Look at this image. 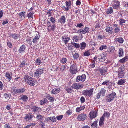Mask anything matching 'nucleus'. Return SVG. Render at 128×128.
<instances>
[{
	"instance_id": "13",
	"label": "nucleus",
	"mask_w": 128,
	"mask_h": 128,
	"mask_svg": "<svg viewBox=\"0 0 128 128\" xmlns=\"http://www.w3.org/2000/svg\"><path fill=\"white\" fill-rule=\"evenodd\" d=\"M90 118L91 120L95 118L97 116L96 112V111H91L89 114Z\"/></svg>"
},
{
	"instance_id": "47",
	"label": "nucleus",
	"mask_w": 128,
	"mask_h": 128,
	"mask_svg": "<svg viewBox=\"0 0 128 128\" xmlns=\"http://www.w3.org/2000/svg\"><path fill=\"white\" fill-rule=\"evenodd\" d=\"M50 120H51L52 122H56V117L54 116H53L52 117H50Z\"/></svg>"
},
{
	"instance_id": "54",
	"label": "nucleus",
	"mask_w": 128,
	"mask_h": 128,
	"mask_svg": "<svg viewBox=\"0 0 128 128\" xmlns=\"http://www.w3.org/2000/svg\"><path fill=\"white\" fill-rule=\"evenodd\" d=\"M50 21L53 24H54L55 22V20L54 18L53 17H51L50 18Z\"/></svg>"
},
{
	"instance_id": "34",
	"label": "nucleus",
	"mask_w": 128,
	"mask_h": 128,
	"mask_svg": "<svg viewBox=\"0 0 128 128\" xmlns=\"http://www.w3.org/2000/svg\"><path fill=\"white\" fill-rule=\"evenodd\" d=\"M32 109V111L34 112H37L38 110H40V108L37 107L36 106L33 107Z\"/></svg>"
},
{
	"instance_id": "50",
	"label": "nucleus",
	"mask_w": 128,
	"mask_h": 128,
	"mask_svg": "<svg viewBox=\"0 0 128 128\" xmlns=\"http://www.w3.org/2000/svg\"><path fill=\"white\" fill-rule=\"evenodd\" d=\"M34 14V13L33 12H31L30 13H29L27 15V17L28 18L33 17V15Z\"/></svg>"
},
{
	"instance_id": "7",
	"label": "nucleus",
	"mask_w": 128,
	"mask_h": 128,
	"mask_svg": "<svg viewBox=\"0 0 128 128\" xmlns=\"http://www.w3.org/2000/svg\"><path fill=\"white\" fill-rule=\"evenodd\" d=\"M83 84L80 83H74L72 85L73 88L76 90L81 89L83 87Z\"/></svg>"
},
{
	"instance_id": "63",
	"label": "nucleus",
	"mask_w": 128,
	"mask_h": 128,
	"mask_svg": "<svg viewBox=\"0 0 128 128\" xmlns=\"http://www.w3.org/2000/svg\"><path fill=\"white\" fill-rule=\"evenodd\" d=\"M25 12H22L20 13L19 14L20 16L21 17L22 16H25Z\"/></svg>"
},
{
	"instance_id": "28",
	"label": "nucleus",
	"mask_w": 128,
	"mask_h": 128,
	"mask_svg": "<svg viewBox=\"0 0 128 128\" xmlns=\"http://www.w3.org/2000/svg\"><path fill=\"white\" fill-rule=\"evenodd\" d=\"M106 90L104 88L101 89L100 90L99 92L101 94L102 96H105Z\"/></svg>"
},
{
	"instance_id": "8",
	"label": "nucleus",
	"mask_w": 128,
	"mask_h": 128,
	"mask_svg": "<svg viewBox=\"0 0 128 128\" xmlns=\"http://www.w3.org/2000/svg\"><path fill=\"white\" fill-rule=\"evenodd\" d=\"M124 66H122L120 68V70H119L118 71V77L120 78H122L124 76Z\"/></svg>"
},
{
	"instance_id": "1",
	"label": "nucleus",
	"mask_w": 128,
	"mask_h": 128,
	"mask_svg": "<svg viewBox=\"0 0 128 128\" xmlns=\"http://www.w3.org/2000/svg\"><path fill=\"white\" fill-rule=\"evenodd\" d=\"M25 82H27L28 84L32 86H34L36 83V81L33 78L28 76L25 75L24 77Z\"/></svg>"
},
{
	"instance_id": "12",
	"label": "nucleus",
	"mask_w": 128,
	"mask_h": 128,
	"mask_svg": "<svg viewBox=\"0 0 128 128\" xmlns=\"http://www.w3.org/2000/svg\"><path fill=\"white\" fill-rule=\"evenodd\" d=\"M70 40V38L66 35H63L62 37V40L65 44H66Z\"/></svg>"
},
{
	"instance_id": "62",
	"label": "nucleus",
	"mask_w": 128,
	"mask_h": 128,
	"mask_svg": "<svg viewBox=\"0 0 128 128\" xmlns=\"http://www.w3.org/2000/svg\"><path fill=\"white\" fill-rule=\"evenodd\" d=\"M80 100L81 102L82 103H84L85 101V99L84 98L83 96H82L81 97Z\"/></svg>"
},
{
	"instance_id": "51",
	"label": "nucleus",
	"mask_w": 128,
	"mask_h": 128,
	"mask_svg": "<svg viewBox=\"0 0 128 128\" xmlns=\"http://www.w3.org/2000/svg\"><path fill=\"white\" fill-rule=\"evenodd\" d=\"M90 66L92 68H93L95 66V62L94 60H92L90 64Z\"/></svg>"
},
{
	"instance_id": "48",
	"label": "nucleus",
	"mask_w": 128,
	"mask_h": 128,
	"mask_svg": "<svg viewBox=\"0 0 128 128\" xmlns=\"http://www.w3.org/2000/svg\"><path fill=\"white\" fill-rule=\"evenodd\" d=\"M107 48V46L106 45H105V46L102 45L99 48V49L101 50H102L103 49H106Z\"/></svg>"
},
{
	"instance_id": "30",
	"label": "nucleus",
	"mask_w": 128,
	"mask_h": 128,
	"mask_svg": "<svg viewBox=\"0 0 128 128\" xmlns=\"http://www.w3.org/2000/svg\"><path fill=\"white\" fill-rule=\"evenodd\" d=\"M128 59V56H126L122 59L120 60L119 62L121 63H123L125 62Z\"/></svg>"
},
{
	"instance_id": "42",
	"label": "nucleus",
	"mask_w": 128,
	"mask_h": 128,
	"mask_svg": "<svg viewBox=\"0 0 128 128\" xmlns=\"http://www.w3.org/2000/svg\"><path fill=\"white\" fill-rule=\"evenodd\" d=\"M116 40L121 44L124 41L123 38L122 37L117 38Z\"/></svg>"
},
{
	"instance_id": "11",
	"label": "nucleus",
	"mask_w": 128,
	"mask_h": 128,
	"mask_svg": "<svg viewBox=\"0 0 128 128\" xmlns=\"http://www.w3.org/2000/svg\"><path fill=\"white\" fill-rule=\"evenodd\" d=\"M86 78V76L84 74H82L81 76H78L76 78V82H79L80 81L82 82L84 81Z\"/></svg>"
},
{
	"instance_id": "57",
	"label": "nucleus",
	"mask_w": 128,
	"mask_h": 128,
	"mask_svg": "<svg viewBox=\"0 0 128 128\" xmlns=\"http://www.w3.org/2000/svg\"><path fill=\"white\" fill-rule=\"evenodd\" d=\"M84 24L82 23H80L78 24L76 26V27H79V28H81L82 27L84 26Z\"/></svg>"
},
{
	"instance_id": "23",
	"label": "nucleus",
	"mask_w": 128,
	"mask_h": 128,
	"mask_svg": "<svg viewBox=\"0 0 128 128\" xmlns=\"http://www.w3.org/2000/svg\"><path fill=\"white\" fill-rule=\"evenodd\" d=\"M60 91V89L59 88H54L52 90L51 92L53 94H56L58 93Z\"/></svg>"
},
{
	"instance_id": "38",
	"label": "nucleus",
	"mask_w": 128,
	"mask_h": 128,
	"mask_svg": "<svg viewBox=\"0 0 128 128\" xmlns=\"http://www.w3.org/2000/svg\"><path fill=\"white\" fill-rule=\"evenodd\" d=\"M119 24L120 25L122 26L124 24V23H125L126 20L123 18H121L119 20Z\"/></svg>"
},
{
	"instance_id": "29",
	"label": "nucleus",
	"mask_w": 128,
	"mask_h": 128,
	"mask_svg": "<svg viewBox=\"0 0 128 128\" xmlns=\"http://www.w3.org/2000/svg\"><path fill=\"white\" fill-rule=\"evenodd\" d=\"M20 99H21L24 102L27 100L28 99V97L25 95H21L20 96Z\"/></svg>"
},
{
	"instance_id": "39",
	"label": "nucleus",
	"mask_w": 128,
	"mask_h": 128,
	"mask_svg": "<svg viewBox=\"0 0 128 128\" xmlns=\"http://www.w3.org/2000/svg\"><path fill=\"white\" fill-rule=\"evenodd\" d=\"M80 44V48L81 49H84L86 46V44L84 42H83L81 43Z\"/></svg>"
},
{
	"instance_id": "56",
	"label": "nucleus",
	"mask_w": 128,
	"mask_h": 128,
	"mask_svg": "<svg viewBox=\"0 0 128 128\" xmlns=\"http://www.w3.org/2000/svg\"><path fill=\"white\" fill-rule=\"evenodd\" d=\"M63 117V115H61L58 116H56V118L58 120H61Z\"/></svg>"
},
{
	"instance_id": "61",
	"label": "nucleus",
	"mask_w": 128,
	"mask_h": 128,
	"mask_svg": "<svg viewBox=\"0 0 128 128\" xmlns=\"http://www.w3.org/2000/svg\"><path fill=\"white\" fill-rule=\"evenodd\" d=\"M7 44L8 46L10 48H11L12 47V44L11 42H7Z\"/></svg>"
},
{
	"instance_id": "58",
	"label": "nucleus",
	"mask_w": 128,
	"mask_h": 128,
	"mask_svg": "<svg viewBox=\"0 0 128 128\" xmlns=\"http://www.w3.org/2000/svg\"><path fill=\"white\" fill-rule=\"evenodd\" d=\"M120 30V28L118 27L114 29V32L115 33H118Z\"/></svg>"
},
{
	"instance_id": "35",
	"label": "nucleus",
	"mask_w": 128,
	"mask_h": 128,
	"mask_svg": "<svg viewBox=\"0 0 128 128\" xmlns=\"http://www.w3.org/2000/svg\"><path fill=\"white\" fill-rule=\"evenodd\" d=\"M104 118L102 116L100 118V121H99V125L100 126H101L103 124H104Z\"/></svg>"
},
{
	"instance_id": "37",
	"label": "nucleus",
	"mask_w": 128,
	"mask_h": 128,
	"mask_svg": "<svg viewBox=\"0 0 128 128\" xmlns=\"http://www.w3.org/2000/svg\"><path fill=\"white\" fill-rule=\"evenodd\" d=\"M41 60L40 58H38L35 61V64L36 65H40L41 64Z\"/></svg>"
},
{
	"instance_id": "44",
	"label": "nucleus",
	"mask_w": 128,
	"mask_h": 128,
	"mask_svg": "<svg viewBox=\"0 0 128 128\" xmlns=\"http://www.w3.org/2000/svg\"><path fill=\"white\" fill-rule=\"evenodd\" d=\"M74 46H75L76 48H78L80 47V44H76L74 42H72L71 43Z\"/></svg>"
},
{
	"instance_id": "19",
	"label": "nucleus",
	"mask_w": 128,
	"mask_h": 128,
	"mask_svg": "<svg viewBox=\"0 0 128 128\" xmlns=\"http://www.w3.org/2000/svg\"><path fill=\"white\" fill-rule=\"evenodd\" d=\"M114 8L118 9L120 6V2H119L117 1L114 2L112 5Z\"/></svg>"
},
{
	"instance_id": "31",
	"label": "nucleus",
	"mask_w": 128,
	"mask_h": 128,
	"mask_svg": "<svg viewBox=\"0 0 128 128\" xmlns=\"http://www.w3.org/2000/svg\"><path fill=\"white\" fill-rule=\"evenodd\" d=\"M126 80L123 78L121 79L118 80V85H123L125 82Z\"/></svg>"
},
{
	"instance_id": "18",
	"label": "nucleus",
	"mask_w": 128,
	"mask_h": 128,
	"mask_svg": "<svg viewBox=\"0 0 128 128\" xmlns=\"http://www.w3.org/2000/svg\"><path fill=\"white\" fill-rule=\"evenodd\" d=\"M115 50L114 47V46H110L108 48L106 52L108 53L111 54Z\"/></svg>"
},
{
	"instance_id": "20",
	"label": "nucleus",
	"mask_w": 128,
	"mask_h": 128,
	"mask_svg": "<svg viewBox=\"0 0 128 128\" xmlns=\"http://www.w3.org/2000/svg\"><path fill=\"white\" fill-rule=\"evenodd\" d=\"M118 56L119 57H122L124 56V54L123 50L122 48H120L118 51Z\"/></svg>"
},
{
	"instance_id": "27",
	"label": "nucleus",
	"mask_w": 128,
	"mask_h": 128,
	"mask_svg": "<svg viewBox=\"0 0 128 128\" xmlns=\"http://www.w3.org/2000/svg\"><path fill=\"white\" fill-rule=\"evenodd\" d=\"M26 48V46L25 45H23L21 46L20 48L18 50L19 53H20L23 52L25 50Z\"/></svg>"
},
{
	"instance_id": "43",
	"label": "nucleus",
	"mask_w": 128,
	"mask_h": 128,
	"mask_svg": "<svg viewBox=\"0 0 128 128\" xmlns=\"http://www.w3.org/2000/svg\"><path fill=\"white\" fill-rule=\"evenodd\" d=\"M110 113L109 112H105L103 114L102 117L104 118L105 116L107 117V118H108L110 116Z\"/></svg>"
},
{
	"instance_id": "5",
	"label": "nucleus",
	"mask_w": 128,
	"mask_h": 128,
	"mask_svg": "<svg viewBox=\"0 0 128 128\" xmlns=\"http://www.w3.org/2000/svg\"><path fill=\"white\" fill-rule=\"evenodd\" d=\"M66 6H63L62 8L66 11H68L70 8V6L72 4L71 1L69 0L68 1H66Z\"/></svg>"
},
{
	"instance_id": "17",
	"label": "nucleus",
	"mask_w": 128,
	"mask_h": 128,
	"mask_svg": "<svg viewBox=\"0 0 128 128\" xmlns=\"http://www.w3.org/2000/svg\"><path fill=\"white\" fill-rule=\"evenodd\" d=\"M34 116L29 113L26 116L24 117V118L26 121L30 120L34 117Z\"/></svg>"
},
{
	"instance_id": "49",
	"label": "nucleus",
	"mask_w": 128,
	"mask_h": 128,
	"mask_svg": "<svg viewBox=\"0 0 128 128\" xmlns=\"http://www.w3.org/2000/svg\"><path fill=\"white\" fill-rule=\"evenodd\" d=\"M26 41L30 45L32 44V40L30 38H26Z\"/></svg>"
},
{
	"instance_id": "32",
	"label": "nucleus",
	"mask_w": 128,
	"mask_h": 128,
	"mask_svg": "<svg viewBox=\"0 0 128 128\" xmlns=\"http://www.w3.org/2000/svg\"><path fill=\"white\" fill-rule=\"evenodd\" d=\"M48 102V100L46 98H44L40 101L41 104L44 105Z\"/></svg>"
},
{
	"instance_id": "52",
	"label": "nucleus",
	"mask_w": 128,
	"mask_h": 128,
	"mask_svg": "<svg viewBox=\"0 0 128 128\" xmlns=\"http://www.w3.org/2000/svg\"><path fill=\"white\" fill-rule=\"evenodd\" d=\"M78 36H76L73 38V40L74 42H76L78 40Z\"/></svg>"
},
{
	"instance_id": "59",
	"label": "nucleus",
	"mask_w": 128,
	"mask_h": 128,
	"mask_svg": "<svg viewBox=\"0 0 128 128\" xmlns=\"http://www.w3.org/2000/svg\"><path fill=\"white\" fill-rule=\"evenodd\" d=\"M104 38V36H102V35H99L97 37L98 39L99 40H100L101 39H103Z\"/></svg>"
},
{
	"instance_id": "33",
	"label": "nucleus",
	"mask_w": 128,
	"mask_h": 128,
	"mask_svg": "<svg viewBox=\"0 0 128 128\" xmlns=\"http://www.w3.org/2000/svg\"><path fill=\"white\" fill-rule=\"evenodd\" d=\"M98 122V120H96L94 122L92 125V126L93 128H97L98 125L97 123Z\"/></svg>"
},
{
	"instance_id": "15",
	"label": "nucleus",
	"mask_w": 128,
	"mask_h": 128,
	"mask_svg": "<svg viewBox=\"0 0 128 128\" xmlns=\"http://www.w3.org/2000/svg\"><path fill=\"white\" fill-rule=\"evenodd\" d=\"M66 18L64 16H62L61 18L58 20V22L62 24H64L66 22Z\"/></svg>"
},
{
	"instance_id": "41",
	"label": "nucleus",
	"mask_w": 128,
	"mask_h": 128,
	"mask_svg": "<svg viewBox=\"0 0 128 128\" xmlns=\"http://www.w3.org/2000/svg\"><path fill=\"white\" fill-rule=\"evenodd\" d=\"M73 89L72 86H71L70 88H66V90L68 93H71L72 92V90Z\"/></svg>"
},
{
	"instance_id": "21",
	"label": "nucleus",
	"mask_w": 128,
	"mask_h": 128,
	"mask_svg": "<svg viewBox=\"0 0 128 128\" xmlns=\"http://www.w3.org/2000/svg\"><path fill=\"white\" fill-rule=\"evenodd\" d=\"M6 79H8L9 81L11 80L12 78V75L8 72H6L5 75Z\"/></svg>"
},
{
	"instance_id": "6",
	"label": "nucleus",
	"mask_w": 128,
	"mask_h": 128,
	"mask_svg": "<svg viewBox=\"0 0 128 128\" xmlns=\"http://www.w3.org/2000/svg\"><path fill=\"white\" fill-rule=\"evenodd\" d=\"M25 90L24 88L14 89L12 91V93L14 95L18 94H20L22 93L25 91Z\"/></svg>"
},
{
	"instance_id": "46",
	"label": "nucleus",
	"mask_w": 128,
	"mask_h": 128,
	"mask_svg": "<svg viewBox=\"0 0 128 128\" xmlns=\"http://www.w3.org/2000/svg\"><path fill=\"white\" fill-rule=\"evenodd\" d=\"M35 124H34L33 123H30V124H29L27 125V126L24 127V128H29L30 127L32 126L31 127L32 128L34 126Z\"/></svg>"
},
{
	"instance_id": "45",
	"label": "nucleus",
	"mask_w": 128,
	"mask_h": 128,
	"mask_svg": "<svg viewBox=\"0 0 128 128\" xmlns=\"http://www.w3.org/2000/svg\"><path fill=\"white\" fill-rule=\"evenodd\" d=\"M67 61L66 59V58H62L60 60V61L61 63L62 64L65 63Z\"/></svg>"
},
{
	"instance_id": "64",
	"label": "nucleus",
	"mask_w": 128,
	"mask_h": 128,
	"mask_svg": "<svg viewBox=\"0 0 128 128\" xmlns=\"http://www.w3.org/2000/svg\"><path fill=\"white\" fill-rule=\"evenodd\" d=\"M25 62L24 61H22L20 65V67H22L25 65Z\"/></svg>"
},
{
	"instance_id": "36",
	"label": "nucleus",
	"mask_w": 128,
	"mask_h": 128,
	"mask_svg": "<svg viewBox=\"0 0 128 128\" xmlns=\"http://www.w3.org/2000/svg\"><path fill=\"white\" fill-rule=\"evenodd\" d=\"M113 12L112 8V7H110L107 10L106 12V13L107 14H111Z\"/></svg>"
},
{
	"instance_id": "40",
	"label": "nucleus",
	"mask_w": 128,
	"mask_h": 128,
	"mask_svg": "<svg viewBox=\"0 0 128 128\" xmlns=\"http://www.w3.org/2000/svg\"><path fill=\"white\" fill-rule=\"evenodd\" d=\"M89 31V28L86 27H85L84 28V29H83V32L84 34L88 32Z\"/></svg>"
},
{
	"instance_id": "24",
	"label": "nucleus",
	"mask_w": 128,
	"mask_h": 128,
	"mask_svg": "<svg viewBox=\"0 0 128 128\" xmlns=\"http://www.w3.org/2000/svg\"><path fill=\"white\" fill-rule=\"evenodd\" d=\"M40 36L39 34L36 35L34 38L33 39L32 42L34 43L36 42L37 40L39 39Z\"/></svg>"
},
{
	"instance_id": "3",
	"label": "nucleus",
	"mask_w": 128,
	"mask_h": 128,
	"mask_svg": "<svg viewBox=\"0 0 128 128\" xmlns=\"http://www.w3.org/2000/svg\"><path fill=\"white\" fill-rule=\"evenodd\" d=\"M116 95V93L114 92L110 94H108L106 96V100L108 102L112 101L114 99Z\"/></svg>"
},
{
	"instance_id": "55",
	"label": "nucleus",
	"mask_w": 128,
	"mask_h": 128,
	"mask_svg": "<svg viewBox=\"0 0 128 128\" xmlns=\"http://www.w3.org/2000/svg\"><path fill=\"white\" fill-rule=\"evenodd\" d=\"M73 56L74 58L77 59L79 57V55L78 53H76L73 55Z\"/></svg>"
},
{
	"instance_id": "9",
	"label": "nucleus",
	"mask_w": 128,
	"mask_h": 128,
	"mask_svg": "<svg viewBox=\"0 0 128 128\" xmlns=\"http://www.w3.org/2000/svg\"><path fill=\"white\" fill-rule=\"evenodd\" d=\"M93 91V90L92 89L89 90H84L82 92V94L85 96H90L92 94Z\"/></svg>"
},
{
	"instance_id": "22",
	"label": "nucleus",
	"mask_w": 128,
	"mask_h": 128,
	"mask_svg": "<svg viewBox=\"0 0 128 128\" xmlns=\"http://www.w3.org/2000/svg\"><path fill=\"white\" fill-rule=\"evenodd\" d=\"M112 30L113 28L112 27H110L108 26H106L105 28V30L106 32L110 34H112Z\"/></svg>"
},
{
	"instance_id": "10",
	"label": "nucleus",
	"mask_w": 128,
	"mask_h": 128,
	"mask_svg": "<svg viewBox=\"0 0 128 128\" xmlns=\"http://www.w3.org/2000/svg\"><path fill=\"white\" fill-rule=\"evenodd\" d=\"M86 117V114L83 113L79 114L77 117V119L79 121H83L85 120Z\"/></svg>"
},
{
	"instance_id": "25",
	"label": "nucleus",
	"mask_w": 128,
	"mask_h": 128,
	"mask_svg": "<svg viewBox=\"0 0 128 128\" xmlns=\"http://www.w3.org/2000/svg\"><path fill=\"white\" fill-rule=\"evenodd\" d=\"M112 84V83L110 82V80H106L104 82L102 83V85H105L108 86H110Z\"/></svg>"
},
{
	"instance_id": "26",
	"label": "nucleus",
	"mask_w": 128,
	"mask_h": 128,
	"mask_svg": "<svg viewBox=\"0 0 128 128\" xmlns=\"http://www.w3.org/2000/svg\"><path fill=\"white\" fill-rule=\"evenodd\" d=\"M85 108V106H80L76 108V111L77 112H79L80 111L84 110Z\"/></svg>"
},
{
	"instance_id": "60",
	"label": "nucleus",
	"mask_w": 128,
	"mask_h": 128,
	"mask_svg": "<svg viewBox=\"0 0 128 128\" xmlns=\"http://www.w3.org/2000/svg\"><path fill=\"white\" fill-rule=\"evenodd\" d=\"M47 24L48 26V31H49L50 30V29H49V27H51V23L49 21H48L47 22Z\"/></svg>"
},
{
	"instance_id": "16",
	"label": "nucleus",
	"mask_w": 128,
	"mask_h": 128,
	"mask_svg": "<svg viewBox=\"0 0 128 128\" xmlns=\"http://www.w3.org/2000/svg\"><path fill=\"white\" fill-rule=\"evenodd\" d=\"M20 36L19 34L16 33H10V34L9 36L12 37L14 39H17Z\"/></svg>"
},
{
	"instance_id": "14",
	"label": "nucleus",
	"mask_w": 128,
	"mask_h": 128,
	"mask_svg": "<svg viewBox=\"0 0 128 128\" xmlns=\"http://www.w3.org/2000/svg\"><path fill=\"white\" fill-rule=\"evenodd\" d=\"M106 68L104 67L100 69L99 70L100 74L103 76L105 75L106 73Z\"/></svg>"
},
{
	"instance_id": "4",
	"label": "nucleus",
	"mask_w": 128,
	"mask_h": 128,
	"mask_svg": "<svg viewBox=\"0 0 128 128\" xmlns=\"http://www.w3.org/2000/svg\"><path fill=\"white\" fill-rule=\"evenodd\" d=\"M70 72L72 74H76L77 71V67L76 64H72L70 66Z\"/></svg>"
},
{
	"instance_id": "53",
	"label": "nucleus",
	"mask_w": 128,
	"mask_h": 128,
	"mask_svg": "<svg viewBox=\"0 0 128 128\" xmlns=\"http://www.w3.org/2000/svg\"><path fill=\"white\" fill-rule=\"evenodd\" d=\"M90 54L89 51L88 50L86 51L84 54V55L85 56H88Z\"/></svg>"
},
{
	"instance_id": "2",
	"label": "nucleus",
	"mask_w": 128,
	"mask_h": 128,
	"mask_svg": "<svg viewBox=\"0 0 128 128\" xmlns=\"http://www.w3.org/2000/svg\"><path fill=\"white\" fill-rule=\"evenodd\" d=\"M44 70L43 68H39L37 69L34 73V77L38 78L41 77V75L43 73Z\"/></svg>"
}]
</instances>
